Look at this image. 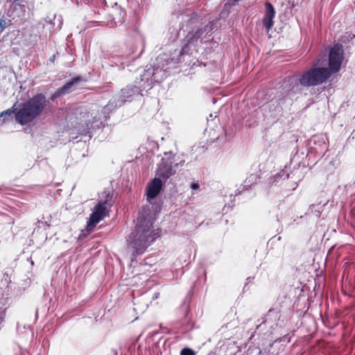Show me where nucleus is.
<instances>
[{
    "instance_id": "obj_1",
    "label": "nucleus",
    "mask_w": 355,
    "mask_h": 355,
    "mask_svg": "<svg viewBox=\"0 0 355 355\" xmlns=\"http://www.w3.org/2000/svg\"><path fill=\"white\" fill-rule=\"evenodd\" d=\"M48 100L42 93H38L28 101L20 103L18 107L15 106L3 111L0 114V118L3 122L7 121V117L15 114V121L21 125H26L33 123L39 118L46 110Z\"/></svg>"
},
{
    "instance_id": "obj_2",
    "label": "nucleus",
    "mask_w": 355,
    "mask_h": 355,
    "mask_svg": "<svg viewBox=\"0 0 355 355\" xmlns=\"http://www.w3.org/2000/svg\"><path fill=\"white\" fill-rule=\"evenodd\" d=\"M48 100L42 93H38L28 101L20 103L18 107L15 106L3 111L0 114V118L3 122L7 121V117L15 114V121L21 125H26L33 123L39 118L46 110Z\"/></svg>"
},
{
    "instance_id": "obj_3",
    "label": "nucleus",
    "mask_w": 355,
    "mask_h": 355,
    "mask_svg": "<svg viewBox=\"0 0 355 355\" xmlns=\"http://www.w3.org/2000/svg\"><path fill=\"white\" fill-rule=\"evenodd\" d=\"M152 224L148 221H142L138 224L129 236V245L134 250L132 256L143 254L146 248L159 236V232L152 230Z\"/></svg>"
},
{
    "instance_id": "obj_4",
    "label": "nucleus",
    "mask_w": 355,
    "mask_h": 355,
    "mask_svg": "<svg viewBox=\"0 0 355 355\" xmlns=\"http://www.w3.org/2000/svg\"><path fill=\"white\" fill-rule=\"evenodd\" d=\"M330 77L331 73L327 68H311L302 74L300 83L305 87L316 86L326 82Z\"/></svg>"
},
{
    "instance_id": "obj_5",
    "label": "nucleus",
    "mask_w": 355,
    "mask_h": 355,
    "mask_svg": "<svg viewBox=\"0 0 355 355\" xmlns=\"http://www.w3.org/2000/svg\"><path fill=\"white\" fill-rule=\"evenodd\" d=\"M112 196L107 193L104 200H100L94 207L93 212L91 214L89 220L87 225V229L91 230L97 223H98L108 214V207L112 206L110 202Z\"/></svg>"
},
{
    "instance_id": "obj_6",
    "label": "nucleus",
    "mask_w": 355,
    "mask_h": 355,
    "mask_svg": "<svg viewBox=\"0 0 355 355\" xmlns=\"http://www.w3.org/2000/svg\"><path fill=\"white\" fill-rule=\"evenodd\" d=\"M343 51L342 46L339 44H335L329 51V68L331 74L338 72L343 60Z\"/></svg>"
},
{
    "instance_id": "obj_7",
    "label": "nucleus",
    "mask_w": 355,
    "mask_h": 355,
    "mask_svg": "<svg viewBox=\"0 0 355 355\" xmlns=\"http://www.w3.org/2000/svg\"><path fill=\"white\" fill-rule=\"evenodd\" d=\"M211 30V26H205L204 27L198 28L196 30H193L191 32H189L187 36V41L189 44H193L196 42L199 39H201L200 42L202 43V39L203 37H205V35L204 36V34L206 35L210 32ZM207 41H204V42H206Z\"/></svg>"
},
{
    "instance_id": "obj_8",
    "label": "nucleus",
    "mask_w": 355,
    "mask_h": 355,
    "mask_svg": "<svg viewBox=\"0 0 355 355\" xmlns=\"http://www.w3.org/2000/svg\"><path fill=\"white\" fill-rule=\"evenodd\" d=\"M275 15V10L273 6L268 1L265 3V14L263 18V24L267 31H269L273 26V18Z\"/></svg>"
},
{
    "instance_id": "obj_9",
    "label": "nucleus",
    "mask_w": 355,
    "mask_h": 355,
    "mask_svg": "<svg viewBox=\"0 0 355 355\" xmlns=\"http://www.w3.org/2000/svg\"><path fill=\"white\" fill-rule=\"evenodd\" d=\"M82 80L80 76H76L73 78L70 81L67 82L62 87L57 89V90L53 94L51 98L54 100L55 98L60 96L61 95L65 94L71 92L72 87Z\"/></svg>"
},
{
    "instance_id": "obj_10",
    "label": "nucleus",
    "mask_w": 355,
    "mask_h": 355,
    "mask_svg": "<svg viewBox=\"0 0 355 355\" xmlns=\"http://www.w3.org/2000/svg\"><path fill=\"white\" fill-rule=\"evenodd\" d=\"M162 187V182L159 178H154L150 181L146 189V196L148 199L155 198L160 192Z\"/></svg>"
},
{
    "instance_id": "obj_11",
    "label": "nucleus",
    "mask_w": 355,
    "mask_h": 355,
    "mask_svg": "<svg viewBox=\"0 0 355 355\" xmlns=\"http://www.w3.org/2000/svg\"><path fill=\"white\" fill-rule=\"evenodd\" d=\"M137 92V88L135 85H127L125 87L121 89L119 101L124 103L129 100L136 92Z\"/></svg>"
},
{
    "instance_id": "obj_12",
    "label": "nucleus",
    "mask_w": 355,
    "mask_h": 355,
    "mask_svg": "<svg viewBox=\"0 0 355 355\" xmlns=\"http://www.w3.org/2000/svg\"><path fill=\"white\" fill-rule=\"evenodd\" d=\"M174 172L173 171V168L171 164L163 163L161 164L158 168V175L159 177L167 179L171 177Z\"/></svg>"
},
{
    "instance_id": "obj_13",
    "label": "nucleus",
    "mask_w": 355,
    "mask_h": 355,
    "mask_svg": "<svg viewBox=\"0 0 355 355\" xmlns=\"http://www.w3.org/2000/svg\"><path fill=\"white\" fill-rule=\"evenodd\" d=\"M180 355H196V354L193 349L185 347L181 350Z\"/></svg>"
},
{
    "instance_id": "obj_14",
    "label": "nucleus",
    "mask_w": 355,
    "mask_h": 355,
    "mask_svg": "<svg viewBox=\"0 0 355 355\" xmlns=\"http://www.w3.org/2000/svg\"><path fill=\"white\" fill-rule=\"evenodd\" d=\"M280 310H277L275 309H270L268 311V315H270V314L275 313V316L278 318V319L280 318Z\"/></svg>"
},
{
    "instance_id": "obj_15",
    "label": "nucleus",
    "mask_w": 355,
    "mask_h": 355,
    "mask_svg": "<svg viewBox=\"0 0 355 355\" xmlns=\"http://www.w3.org/2000/svg\"><path fill=\"white\" fill-rule=\"evenodd\" d=\"M6 25V21L3 19H0V33L3 31L4 26Z\"/></svg>"
},
{
    "instance_id": "obj_16",
    "label": "nucleus",
    "mask_w": 355,
    "mask_h": 355,
    "mask_svg": "<svg viewBox=\"0 0 355 355\" xmlns=\"http://www.w3.org/2000/svg\"><path fill=\"white\" fill-rule=\"evenodd\" d=\"M191 188L193 190H196L199 189V184L197 182H193L191 185Z\"/></svg>"
},
{
    "instance_id": "obj_17",
    "label": "nucleus",
    "mask_w": 355,
    "mask_h": 355,
    "mask_svg": "<svg viewBox=\"0 0 355 355\" xmlns=\"http://www.w3.org/2000/svg\"><path fill=\"white\" fill-rule=\"evenodd\" d=\"M8 1L12 3H19V2L26 1V0H8Z\"/></svg>"
},
{
    "instance_id": "obj_18",
    "label": "nucleus",
    "mask_w": 355,
    "mask_h": 355,
    "mask_svg": "<svg viewBox=\"0 0 355 355\" xmlns=\"http://www.w3.org/2000/svg\"><path fill=\"white\" fill-rule=\"evenodd\" d=\"M55 55L53 56V58H50V61L53 62Z\"/></svg>"
},
{
    "instance_id": "obj_19",
    "label": "nucleus",
    "mask_w": 355,
    "mask_h": 355,
    "mask_svg": "<svg viewBox=\"0 0 355 355\" xmlns=\"http://www.w3.org/2000/svg\"><path fill=\"white\" fill-rule=\"evenodd\" d=\"M234 2H237L239 1V0H232Z\"/></svg>"
}]
</instances>
